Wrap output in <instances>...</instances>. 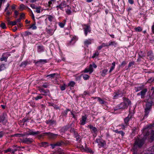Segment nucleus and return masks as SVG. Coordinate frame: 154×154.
Wrapping results in <instances>:
<instances>
[{
	"instance_id": "nucleus-1",
	"label": "nucleus",
	"mask_w": 154,
	"mask_h": 154,
	"mask_svg": "<svg viewBox=\"0 0 154 154\" xmlns=\"http://www.w3.org/2000/svg\"><path fill=\"white\" fill-rule=\"evenodd\" d=\"M123 102L118 105L114 108L115 111L119 109L123 110L127 109L128 106L131 104V101L126 97L123 98Z\"/></svg>"
},
{
	"instance_id": "nucleus-2",
	"label": "nucleus",
	"mask_w": 154,
	"mask_h": 154,
	"mask_svg": "<svg viewBox=\"0 0 154 154\" xmlns=\"http://www.w3.org/2000/svg\"><path fill=\"white\" fill-rule=\"evenodd\" d=\"M153 101L151 99H148L146 100L145 107L144 109V118H146L152 108Z\"/></svg>"
},
{
	"instance_id": "nucleus-3",
	"label": "nucleus",
	"mask_w": 154,
	"mask_h": 154,
	"mask_svg": "<svg viewBox=\"0 0 154 154\" xmlns=\"http://www.w3.org/2000/svg\"><path fill=\"white\" fill-rule=\"evenodd\" d=\"M70 132L74 134L76 141L79 143H80L81 141L82 137L78 134L77 131L74 129H72L70 130Z\"/></svg>"
},
{
	"instance_id": "nucleus-4",
	"label": "nucleus",
	"mask_w": 154,
	"mask_h": 154,
	"mask_svg": "<svg viewBox=\"0 0 154 154\" xmlns=\"http://www.w3.org/2000/svg\"><path fill=\"white\" fill-rule=\"evenodd\" d=\"M46 135H48L50 138L53 139L56 138L58 136L57 134H55L51 132H45L39 135L38 137L39 138H40Z\"/></svg>"
},
{
	"instance_id": "nucleus-5",
	"label": "nucleus",
	"mask_w": 154,
	"mask_h": 154,
	"mask_svg": "<svg viewBox=\"0 0 154 154\" xmlns=\"http://www.w3.org/2000/svg\"><path fill=\"white\" fill-rule=\"evenodd\" d=\"M40 133V132L37 131H35L32 129H29V131H27V133H25L26 136L29 135H35L38 134Z\"/></svg>"
},
{
	"instance_id": "nucleus-6",
	"label": "nucleus",
	"mask_w": 154,
	"mask_h": 154,
	"mask_svg": "<svg viewBox=\"0 0 154 154\" xmlns=\"http://www.w3.org/2000/svg\"><path fill=\"white\" fill-rule=\"evenodd\" d=\"M83 29L85 35L86 36L88 32H90L91 31V28L90 26L84 24L83 26Z\"/></svg>"
},
{
	"instance_id": "nucleus-7",
	"label": "nucleus",
	"mask_w": 154,
	"mask_h": 154,
	"mask_svg": "<svg viewBox=\"0 0 154 154\" xmlns=\"http://www.w3.org/2000/svg\"><path fill=\"white\" fill-rule=\"evenodd\" d=\"M21 140L23 143L28 144H31L33 142V139L30 138H23Z\"/></svg>"
},
{
	"instance_id": "nucleus-8",
	"label": "nucleus",
	"mask_w": 154,
	"mask_h": 154,
	"mask_svg": "<svg viewBox=\"0 0 154 154\" xmlns=\"http://www.w3.org/2000/svg\"><path fill=\"white\" fill-rule=\"evenodd\" d=\"M7 120L6 119L5 115L2 114L0 116V122L3 125L5 124L7 122Z\"/></svg>"
},
{
	"instance_id": "nucleus-9",
	"label": "nucleus",
	"mask_w": 154,
	"mask_h": 154,
	"mask_svg": "<svg viewBox=\"0 0 154 154\" xmlns=\"http://www.w3.org/2000/svg\"><path fill=\"white\" fill-rule=\"evenodd\" d=\"M147 91V89L146 88H145L139 93H138L137 95V96L140 95L141 98H144L145 97V95Z\"/></svg>"
},
{
	"instance_id": "nucleus-10",
	"label": "nucleus",
	"mask_w": 154,
	"mask_h": 154,
	"mask_svg": "<svg viewBox=\"0 0 154 154\" xmlns=\"http://www.w3.org/2000/svg\"><path fill=\"white\" fill-rule=\"evenodd\" d=\"M66 4L65 1H63L60 4L57 6L56 8H57V10H58V8L60 9L61 10H63L64 8L66 7Z\"/></svg>"
},
{
	"instance_id": "nucleus-11",
	"label": "nucleus",
	"mask_w": 154,
	"mask_h": 154,
	"mask_svg": "<svg viewBox=\"0 0 154 154\" xmlns=\"http://www.w3.org/2000/svg\"><path fill=\"white\" fill-rule=\"evenodd\" d=\"M39 90L41 92H42L44 93V94H42V95H43L49 96V95H50V91H49V90H48V89L45 90L43 88H40L39 89Z\"/></svg>"
},
{
	"instance_id": "nucleus-12",
	"label": "nucleus",
	"mask_w": 154,
	"mask_h": 154,
	"mask_svg": "<svg viewBox=\"0 0 154 154\" xmlns=\"http://www.w3.org/2000/svg\"><path fill=\"white\" fill-rule=\"evenodd\" d=\"M93 39H86L84 42V46L88 47V45L91 44L93 42Z\"/></svg>"
},
{
	"instance_id": "nucleus-13",
	"label": "nucleus",
	"mask_w": 154,
	"mask_h": 154,
	"mask_svg": "<svg viewBox=\"0 0 154 154\" xmlns=\"http://www.w3.org/2000/svg\"><path fill=\"white\" fill-rule=\"evenodd\" d=\"M96 142L98 143L100 147H103L105 144L104 141L99 139H97L96 140Z\"/></svg>"
},
{
	"instance_id": "nucleus-14",
	"label": "nucleus",
	"mask_w": 154,
	"mask_h": 154,
	"mask_svg": "<svg viewBox=\"0 0 154 154\" xmlns=\"http://www.w3.org/2000/svg\"><path fill=\"white\" fill-rule=\"evenodd\" d=\"M123 94L121 91H119L116 93H115L114 96V99H117L119 97H121L123 96Z\"/></svg>"
},
{
	"instance_id": "nucleus-15",
	"label": "nucleus",
	"mask_w": 154,
	"mask_h": 154,
	"mask_svg": "<svg viewBox=\"0 0 154 154\" xmlns=\"http://www.w3.org/2000/svg\"><path fill=\"white\" fill-rule=\"evenodd\" d=\"M77 40L78 38L76 36H73L69 42L68 43V45H69L74 44Z\"/></svg>"
},
{
	"instance_id": "nucleus-16",
	"label": "nucleus",
	"mask_w": 154,
	"mask_h": 154,
	"mask_svg": "<svg viewBox=\"0 0 154 154\" xmlns=\"http://www.w3.org/2000/svg\"><path fill=\"white\" fill-rule=\"evenodd\" d=\"M131 114H129L128 116L124 119L125 124L126 125H128V122L131 119Z\"/></svg>"
},
{
	"instance_id": "nucleus-17",
	"label": "nucleus",
	"mask_w": 154,
	"mask_h": 154,
	"mask_svg": "<svg viewBox=\"0 0 154 154\" xmlns=\"http://www.w3.org/2000/svg\"><path fill=\"white\" fill-rule=\"evenodd\" d=\"M45 122L47 124H48L50 126L56 125V121L54 120L49 119L46 120Z\"/></svg>"
},
{
	"instance_id": "nucleus-18",
	"label": "nucleus",
	"mask_w": 154,
	"mask_h": 154,
	"mask_svg": "<svg viewBox=\"0 0 154 154\" xmlns=\"http://www.w3.org/2000/svg\"><path fill=\"white\" fill-rule=\"evenodd\" d=\"M87 119L86 115L82 116V120L80 121V124L81 125H84L86 123V121Z\"/></svg>"
},
{
	"instance_id": "nucleus-19",
	"label": "nucleus",
	"mask_w": 154,
	"mask_h": 154,
	"mask_svg": "<svg viewBox=\"0 0 154 154\" xmlns=\"http://www.w3.org/2000/svg\"><path fill=\"white\" fill-rule=\"evenodd\" d=\"M88 128L90 129L91 131V132L96 133L97 131V129L95 127L91 125H89L88 126Z\"/></svg>"
},
{
	"instance_id": "nucleus-20",
	"label": "nucleus",
	"mask_w": 154,
	"mask_h": 154,
	"mask_svg": "<svg viewBox=\"0 0 154 154\" xmlns=\"http://www.w3.org/2000/svg\"><path fill=\"white\" fill-rule=\"evenodd\" d=\"M26 136L25 133L23 134H16L12 136V137H21Z\"/></svg>"
},
{
	"instance_id": "nucleus-21",
	"label": "nucleus",
	"mask_w": 154,
	"mask_h": 154,
	"mask_svg": "<svg viewBox=\"0 0 154 154\" xmlns=\"http://www.w3.org/2000/svg\"><path fill=\"white\" fill-rule=\"evenodd\" d=\"M58 75L57 73H53L48 75L46 77H49V78L51 79H54L56 76Z\"/></svg>"
},
{
	"instance_id": "nucleus-22",
	"label": "nucleus",
	"mask_w": 154,
	"mask_h": 154,
	"mask_svg": "<svg viewBox=\"0 0 154 154\" xmlns=\"http://www.w3.org/2000/svg\"><path fill=\"white\" fill-rule=\"evenodd\" d=\"M46 32L50 35H51L54 34V30L52 29H46Z\"/></svg>"
},
{
	"instance_id": "nucleus-23",
	"label": "nucleus",
	"mask_w": 154,
	"mask_h": 154,
	"mask_svg": "<svg viewBox=\"0 0 154 154\" xmlns=\"http://www.w3.org/2000/svg\"><path fill=\"white\" fill-rule=\"evenodd\" d=\"M136 143L139 147H141L143 144V141L141 140H138V141H136Z\"/></svg>"
},
{
	"instance_id": "nucleus-24",
	"label": "nucleus",
	"mask_w": 154,
	"mask_h": 154,
	"mask_svg": "<svg viewBox=\"0 0 154 154\" xmlns=\"http://www.w3.org/2000/svg\"><path fill=\"white\" fill-rule=\"evenodd\" d=\"M70 110L69 109H66V110L63 112L61 113V115L63 116H66L68 112L70 111Z\"/></svg>"
},
{
	"instance_id": "nucleus-25",
	"label": "nucleus",
	"mask_w": 154,
	"mask_h": 154,
	"mask_svg": "<svg viewBox=\"0 0 154 154\" xmlns=\"http://www.w3.org/2000/svg\"><path fill=\"white\" fill-rule=\"evenodd\" d=\"M114 132L118 134H119L121 135L122 137H123L125 134V133L122 131H119L118 130H116L114 131Z\"/></svg>"
},
{
	"instance_id": "nucleus-26",
	"label": "nucleus",
	"mask_w": 154,
	"mask_h": 154,
	"mask_svg": "<svg viewBox=\"0 0 154 154\" xmlns=\"http://www.w3.org/2000/svg\"><path fill=\"white\" fill-rule=\"evenodd\" d=\"M134 29L135 31L137 32H140L143 30V28L141 26H138L135 28Z\"/></svg>"
},
{
	"instance_id": "nucleus-27",
	"label": "nucleus",
	"mask_w": 154,
	"mask_h": 154,
	"mask_svg": "<svg viewBox=\"0 0 154 154\" xmlns=\"http://www.w3.org/2000/svg\"><path fill=\"white\" fill-rule=\"evenodd\" d=\"M117 45V43L115 41H110L109 42V44H108V46L112 45L116 47Z\"/></svg>"
},
{
	"instance_id": "nucleus-28",
	"label": "nucleus",
	"mask_w": 154,
	"mask_h": 154,
	"mask_svg": "<svg viewBox=\"0 0 154 154\" xmlns=\"http://www.w3.org/2000/svg\"><path fill=\"white\" fill-rule=\"evenodd\" d=\"M8 24L9 25L14 26L16 25L17 22L15 21H11L9 20H8Z\"/></svg>"
},
{
	"instance_id": "nucleus-29",
	"label": "nucleus",
	"mask_w": 154,
	"mask_h": 154,
	"mask_svg": "<svg viewBox=\"0 0 154 154\" xmlns=\"http://www.w3.org/2000/svg\"><path fill=\"white\" fill-rule=\"evenodd\" d=\"M116 63L115 62H113L112 63V66L111 67L109 70V72L110 73L114 69Z\"/></svg>"
},
{
	"instance_id": "nucleus-30",
	"label": "nucleus",
	"mask_w": 154,
	"mask_h": 154,
	"mask_svg": "<svg viewBox=\"0 0 154 154\" xmlns=\"http://www.w3.org/2000/svg\"><path fill=\"white\" fill-rule=\"evenodd\" d=\"M148 56L149 57L150 60H153L154 59V56L152 54V53L149 52L148 53Z\"/></svg>"
},
{
	"instance_id": "nucleus-31",
	"label": "nucleus",
	"mask_w": 154,
	"mask_h": 154,
	"mask_svg": "<svg viewBox=\"0 0 154 154\" xmlns=\"http://www.w3.org/2000/svg\"><path fill=\"white\" fill-rule=\"evenodd\" d=\"M41 6H39L38 7H37L35 9L36 10L35 11L38 13H40L41 12Z\"/></svg>"
},
{
	"instance_id": "nucleus-32",
	"label": "nucleus",
	"mask_w": 154,
	"mask_h": 154,
	"mask_svg": "<svg viewBox=\"0 0 154 154\" xmlns=\"http://www.w3.org/2000/svg\"><path fill=\"white\" fill-rule=\"evenodd\" d=\"M97 99L98 101L100 104H103L105 103V102L100 97H97Z\"/></svg>"
},
{
	"instance_id": "nucleus-33",
	"label": "nucleus",
	"mask_w": 154,
	"mask_h": 154,
	"mask_svg": "<svg viewBox=\"0 0 154 154\" xmlns=\"http://www.w3.org/2000/svg\"><path fill=\"white\" fill-rule=\"evenodd\" d=\"M44 50V47L43 46H38V52H41Z\"/></svg>"
},
{
	"instance_id": "nucleus-34",
	"label": "nucleus",
	"mask_w": 154,
	"mask_h": 154,
	"mask_svg": "<svg viewBox=\"0 0 154 154\" xmlns=\"http://www.w3.org/2000/svg\"><path fill=\"white\" fill-rule=\"evenodd\" d=\"M42 95H42V94H39L38 95L35 97V99L36 100H37L39 99H41L43 98V97Z\"/></svg>"
},
{
	"instance_id": "nucleus-35",
	"label": "nucleus",
	"mask_w": 154,
	"mask_h": 154,
	"mask_svg": "<svg viewBox=\"0 0 154 154\" xmlns=\"http://www.w3.org/2000/svg\"><path fill=\"white\" fill-rule=\"evenodd\" d=\"M48 20L50 22L53 21L54 19V16L51 15H49L48 16Z\"/></svg>"
},
{
	"instance_id": "nucleus-36",
	"label": "nucleus",
	"mask_w": 154,
	"mask_h": 154,
	"mask_svg": "<svg viewBox=\"0 0 154 154\" xmlns=\"http://www.w3.org/2000/svg\"><path fill=\"white\" fill-rule=\"evenodd\" d=\"M108 71V70L106 69H104L103 70L101 73V75L102 76H104L106 74V72Z\"/></svg>"
},
{
	"instance_id": "nucleus-37",
	"label": "nucleus",
	"mask_w": 154,
	"mask_h": 154,
	"mask_svg": "<svg viewBox=\"0 0 154 154\" xmlns=\"http://www.w3.org/2000/svg\"><path fill=\"white\" fill-rule=\"evenodd\" d=\"M88 68L89 70V73L91 74L93 71V68L92 67V66H91V64H90L89 65V67H88Z\"/></svg>"
},
{
	"instance_id": "nucleus-38",
	"label": "nucleus",
	"mask_w": 154,
	"mask_h": 154,
	"mask_svg": "<svg viewBox=\"0 0 154 154\" xmlns=\"http://www.w3.org/2000/svg\"><path fill=\"white\" fill-rule=\"evenodd\" d=\"M5 69V65L4 64H2L0 65V71L4 70Z\"/></svg>"
},
{
	"instance_id": "nucleus-39",
	"label": "nucleus",
	"mask_w": 154,
	"mask_h": 154,
	"mask_svg": "<svg viewBox=\"0 0 154 154\" xmlns=\"http://www.w3.org/2000/svg\"><path fill=\"white\" fill-rule=\"evenodd\" d=\"M26 6L23 4H21L20 6V9L21 11H22L26 9Z\"/></svg>"
},
{
	"instance_id": "nucleus-40",
	"label": "nucleus",
	"mask_w": 154,
	"mask_h": 154,
	"mask_svg": "<svg viewBox=\"0 0 154 154\" xmlns=\"http://www.w3.org/2000/svg\"><path fill=\"white\" fill-rule=\"evenodd\" d=\"M64 142L62 141L58 142L55 143L56 146H61L64 144Z\"/></svg>"
},
{
	"instance_id": "nucleus-41",
	"label": "nucleus",
	"mask_w": 154,
	"mask_h": 154,
	"mask_svg": "<svg viewBox=\"0 0 154 154\" xmlns=\"http://www.w3.org/2000/svg\"><path fill=\"white\" fill-rule=\"evenodd\" d=\"M7 57H5L4 55H2L0 58V60L1 61H7Z\"/></svg>"
},
{
	"instance_id": "nucleus-42",
	"label": "nucleus",
	"mask_w": 154,
	"mask_h": 154,
	"mask_svg": "<svg viewBox=\"0 0 154 154\" xmlns=\"http://www.w3.org/2000/svg\"><path fill=\"white\" fill-rule=\"evenodd\" d=\"M66 85L65 84H64L62 85H60V89L62 91L66 89Z\"/></svg>"
},
{
	"instance_id": "nucleus-43",
	"label": "nucleus",
	"mask_w": 154,
	"mask_h": 154,
	"mask_svg": "<svg viewBox=\"0 0 154 154\" xmlns=\"http://www.w3.org/2000/svg\"><path fill=\"white\" fill-rule=\"evenodd\" d=\"M75 84V83L73 81H71L68 84V86H70L72 87H73L74 86Z\"/></svg>"
},
{
	"instance_id": "nucleus-44",
	"label": "nucleus",
	"mask_w": 154,
	"mask_h": 154,
	"mask_svg": "<svg viewBox=\"0 0 154 154\" xmlns=\"http://www.w3.org/2000/svg\"><path fill=\"white\" fill-rule=\"evenodd\" d=\"M99 55V53L98 51H96L94 54L93 55L92 57L93 58H95L96 57L98 56Z\"/></svg>"
},
{
	"instance_id": "nucleus-45",
	"label": "nucleus",
	"mask_w": 154,
	"mask_h": 154,
	"mask_svg": "<svg viewBox=\"0 0 154 154\" xmlns=\"http://www.w3.org/2000/svg\"><path fill=\"white\" fill-rule=\"evenodd\" d=\"M83 77L85 80H87L89 79V76L88 75L84 74L83 75Z\"/></svg>"
},
{
	"instance_id": "nucleus-46",
	"label": "nucleus",
	"mask_w": 154,
	"mask_h": 154,
	"mask_svg": "<svg viewBox=\"0 0 154 154\" xmlns=\"http://www.w3.org/2000/svg\"><path fill=\"white\" fill-rule=\"evenodd\" d=\"M119 126L122 127V128L123 129H125V128H126L127 126H128V125H126V124H121L120 125H119Z\"/></svg>"
},
{
	"instance_id": "nucleus-47",
	"label": "nucleus",
	"mask_w": 154,
	"mask_h": 154,
	"mask_svg": "<svg viewBox=\"0 0 154 154\" xmlns=\"http://www.w3.org/2000/svg\"><path fill=\"white\" fill-rule=\"evenodd\" d=\"M47 62V60H40L39 61H37V63H44Z\"/></svg>"
},
{
	"instance_id": "nucleus-48",
	"label": "nucleus",
	"mask_w": 154,
	"mask_h": 154,
	"mask_svg": "<svg viewBox=\"0 0 154 154\" xmlns=\"http://www.w3.org/2000/svg\"><path fill=\"white\" fill-rule=\"evenodd\" d=\"M30 28H32V29H36L37 27L35 26V22L32 25L30 26Z\"/></svg>"
},
{
	"instance_id": "nucleus-49",
	"label": "nucleus",
	"mask_w": 154,
	"mask_h": 154,
	"mask_svg": "<svg viewBox=\"0 0 154 154\" xmlns=\"http://www.w3.org/2000/svg\"><path fill=\"white\" fill-rule=\"evenodd\" d=\"M0 26L3 29H5L6 28V26L5 23H2L0 25Z\"/></svg>"
},
{
	"instance_id": "nucleus-50",
	"label": "nucleus",
	"mask_w": 154,
	"mask_h": 154,
	"mask_svg": "<svg viewBox=\"0 0 154 154\" xmlns=\"http://www.w3.org/2000/svg\"><path fill=\"white\" fill-rule=\"evenodd\" d=\"M48 145V143L46 142L42 143L41 145V146L44 147L47 146Z\"/></svg>"
},
{
	"instance_id": "nucleus-51",
	"label": "nucleus",
	"mask_w": 154,
	"mask_h": 154,
	"mask_svg": "<svg viewBox=\"0 0 154 154\" xmlns=\"http://www.w3.org/2000/svg\"><path fill=\"white\" fill-rule=\"evenodd\" d=\"M65 22H64V23L60 22V23H59V26L61 28L63 27L65 25Z\"/></svg>"
},
{
	"instance_id": "nucleus-52",
	"label": "nucleus",
	"mask_w": 154,
	"mask_h": 154,
	"mask_svg": "<svg viewBox=\"0 0 154 154\" xmlns=\"http://www.w3.org/2000/svg\"><path fill=\"white\" fill-rule=\"evenodd\" d=\"M25 36H28L29 35H31L32 34V33L26 31L25 32Z\"/></svg>"
},
{
	"instance_id": "nucleus-53",
	"label": "nucleus",
	"mask_w": 154,
	"mask_h": 154,
	"mask_svg": "<svg viewBox=\"0 0 154 154\" xmlns=\"http://www.w3.org/2000/svg\"><path fill=\"white\" fill-rule=\"evenodd\" d=\"M55 2V0H50L48 2V6L49 7L51 6V5L53 3H54Z\"/></svg>"
},
{
	"instance_id": "nucleus-54",
	"label": "nucleus",
	"mask_w": 154,
	"mask_h": 154,
	"mask_svg": "<svg viewBox=\"0 0 154 154\" xmlns=\"http://www.w3.org/2000/svg\"><path fill=\"white\" fill-rule=\"evenodd\" d=\"M18 150L17 148H16L14 149H11V152L13 154H14L15 152Z\"/></svg>"
},
{
	"instance_id": "nucleus-55",
	"label": "nucleus",
	"mask_w": 154,
	"mask_h": 154,
	"mask_svg": "<svg viewBox=\"0 0 154 154\" xmlns=\"http://www.w3.org/2000/svg\"><path fill=\"white\" fill-rule=\"evenodd\" d=\"M49 86L48 84L47 83H45L43 85L42 87L44 88H46Z\"/></svg>"
},
{
	"instance_id": "nucleus-56",
	"label": "nucleus",
	"mask_w": 154,
	"mask_h": 154,
	"mask_svg": "<svg viewBox=\"0 0 154 154\" xmlns=\"http://www.w3.org/2000/svg\"><path fill=\"white\" fill-rule=\"evenodd\" d=\"M11 149L9 148L6 150H5L4 151V152L5 153H6L8 152H11Z\"/></svg>"
},
{
	"instance_id": "nucleus-57",
	"label": "nucleus",
	"mask_w": 154,
	"mask_h": 154,
	"mask_svg": "<svg viewBox=\"0 0 154 154\" xmlns=\"http://www.w3.org/2000/svg\"><path fill=\"white\" fill-rule=\"evenodd\" d=\"M149 82H154V78H151L148 80Z\"/></svg>"
},
{
	"instance_id": "nucleus-58",
	"label": "nucleus",
	"mask_w": 154,
	"mask_h": 154,
	"mask_svg": "<svg viewBox=\"0 0 154 154\" xmlns=\"http://www.w3.org/2000/svg\"><path fill=\"white\" fill-rule=\"evenodd\" d=\"M66 12L68 15H70L71 13V11L69 9H68L66 10Z\"/></svg>"
},
{
	"instance_id": "nucleus-59",
	"label": "nucleus",
	"mask_w": 154,
	"mask_h": 154,
	"mask_svg": "<svg viewBox=\"0 0 154 154\" xmlns=\"http://www.w3.org/2000/svg\"><path fill=\"white\" fill-rule=\"evenodd\" d=\"M152 135L151 136L150 138L152 140H154V131H152Z\"/></svg>"
},
{
	"instance_id": "nucleus-60",
	"label": "nucleus",
	"mask_w": 154,
	"mask_h": 154,
	"mask_svg": "<svg viewBox=\"0 0 154 154\" xmlns=\"http://www.w3.org/2000/svg\"><path fill=\"white\" fill-rule=\"evenodd\" d=\"M134 64V62H130L129 63L128 65V67H130L131 66Z\"/></svg>"
},
{
	"instance_id": "nucleus-61",
	"label": "nucleus",
	"mask_w": 154,
	"mask_h": 154,
	"mask_svg": "<svg viewBox=\"0 0 154 154\" xmlns=\"http://www.w3.org/2000/svg\"><path fill=\"white\" fill-rule=\"evenodd\" d=\"M88 68V67L86 68L84 70L83 72L85 73H87L88 72H89V70Z\"/></svg>"
},
{
	"instance_id": "nucleus-62",
	"label": "nucleus",
	"mask_w": 154,
	"mask_h": 154,
	"mask_svg": "<svg viewBox=\"0 0 154 154\" xmlns=\"http://www.w3.org/2000/svg\"><path fill=\"white\" fill-rule=\"evenodd\" d=\"M14 14L16 16V17H15L17 18V16L19 14V13L18 11L16 10L15 11V12H14Z\"/></svg>"
},
{
	"instance_id": "nucleus-63",
	"label": "nucleus",
	"mask_w": 154,
	"mask_h": 154,
	"mask_svg": "<svg viewBox=\"0 0 154 154\" xmlns=\"http://www.w3.org/2000/svg\"><path fill=\"white\" fill-rule=\"evenodd\" d=\"M101 45L103 47L108 46V44L105 43H103Z\"/></svg>"
},
{
	"instance_id": "nucleus-64",
	"label": "nucleus",
	"mask_w": 154,
	"mask_h": 154,
	"mask_svg": "<svg viewBox=\"0 0 154 154\" xmlns=\"http://www.w3.org/2000/svg\"><path fill=\"white\" fill-rule=\"evenodd\" d=\"M6 14L7 16H9L10 15L12 14V12H10L9 10H7L6 11Z\"/></svg>"
}]
</instances>
